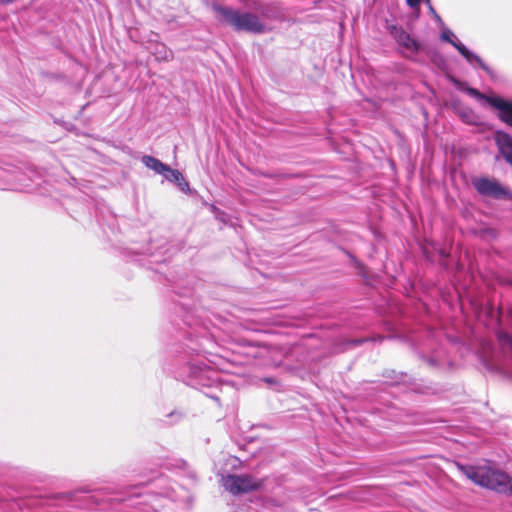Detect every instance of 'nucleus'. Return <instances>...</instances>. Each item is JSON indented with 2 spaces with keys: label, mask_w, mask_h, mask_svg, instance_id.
Segmentation results:
<instances>
[{
  "label": "nucleus",
  "mask_w": 512,
  "mask_h": 512,
  "mask_svg": "<svg viewBox=\"0 0 512 512\" xmlns=\"http://www.w3.org/2000/svg\"><path fill=\"white\" fill-rule=\"evenodd\" d=\"M188 341L190 344L178 343L171 349L170 371L177 380L203 390L206 396L219 401L220 397L215 392L222 386L219 373L200 358L201 344L191 338Z\"/></svg>",
  "instance_id": "obj_1"
},
{
  "label": "nucleus",
  "mask_w": 512,
  "mask_h": 512,
  "mask_svg": "<svg viewBox=\"0 0 512 512\" xmlns=\"http://www.w3.org/2000/svg\"><path fill=\"white\" fill-rule=\"evenodd\" d=\"M224 22L229 24L236 32L261 34L265 32V25L259 17L251 12H241L238 9L215 4L213 5Z\"/></svg>",
  "instance_id": "obj_2"
},
{
  "label": "nucleus",
  "mask_w": 512,
  "mask_h": 512,
  "mask_svg": "<svg viewBox=\"0 0 512 512\" xmlns=\"http://www.w3.org/2000/svg\"><path fill=\"white\" fill-rule=\"evenodd\" d=\"M458 468L468 478V480H512L506 472L502 471L498 465L490 460L483 459L473 465H458Z\"/></svg>",
  "instance_id": "obj_3"
},
{
  "label": "nucleus",
  "mask_w": 512,
  "mask_h": 512,
  "mask_svg": "<svg viewBox=\"0 0 512 512\" xmlns=\"http://www.w3.org/2000/svg\"><path fill=\"white\" fill-rule=\"evenodd\" d=\"M452 83L454 84L455 88L461 92L466 93L470 97L476 99L479 102H486L489 106L496 109L498 112V118L501 121L509 108L512 100L505 99L498 95L489 96L482 92H480L478 89L469 86V84L465 81H461L458 79L453 78Z\"/></svg>",
  "instance_id": "obj_4"
},
{
  "label": "nucleus",
  "mask_w": 512,
  "mask_h": 512,
  "mask_svg": "<svg viewBox=\"0 0 512 512\" xmlns=\"http://www.w3.org/2000/svg\"><path fill=\"white\" fill-rule=\"evenodd\" d=\"M452 83L454 84L455 88L461 92L466 93L470 97L476 99L479 102H486L489 106L496 109L498 112V118L501 121L509 108L512 100L505 99L498 95L489 96L482 92H480L478 89L469 86V84L465 81H461L458 79L453 78Z\"/></svg>",
  "instance_id": "obj_5"
},
{
  "label": "nucleus",
  "mask_w": 512,
  "mask_h": 512,
  "mask_svg": "<svg viewBox=\"0 0 512 512\" xmlns=\"http://www.w3.org/2000/svg\"><path fill=\"white\" fill-rule=\"evenodd\" d=\"M472 185L477 193L483 197H491L496 200H512L511 190L494 178H473Z\"/></svg>",
  "instance_id": "obj_6"
},
{
  "label": "nucleus",
  "mask_w": 512,
  "mask_h": 512,
  "mask_svg": "<svg viewBox=\"0 0 512 512\" xmlns=\"http://www.w3.org/2000/svg\"><path fill=\"white\" fill-rule=\"evenodd\" d=\"M442 28L440 38L442 41L451 44L465 58V60L473 67H479L488 75H492V69L481 59L480 56L469 50L462 42H460L453 32L445 27Z\"/></svg>",
  "instance_id": "obj_7"
},
{
  "label": "nucleus",
  "mask_w": 512,
  "mask_h": 512,
  "mask_svg": "<svg viewBox=\"0 0 512 512\" xmlns=\"http://www.w3.org/2000/svg\"><path fill=\"white\" fill-rule=\"evenodd\" d=\"M220 467L218 474L220 480H254L248 474H237L236 471L241 469L243 462L236 456L225 454L218 461Z\"/></svg>",
  "instance_id": "obj_8"
},
{
  "label": "nucleus",
  "mask_w": 512,
  "mask_h": 512,
  "mask_svg": "<svg viewBox=\"0 0 512 512\" xmlns=\"http://www.w3.org/2000/svg\"><path fill=\"white\" fill-rule=\"evenodd\" d=\"M391 35L395 39V41L403 48H405L408 52H410L411 56L409 59L415 63H422L417 54L422 49V44L413 38L411 34H409L403 27L401 26H392L390 30Z\"/></svg>",
  "instance_id": "obj_9"
},
{
  "label": "nucleus",
  "mask_w": 512,
  "mask_h": 512,
  "mask_svg": "<svg viewBox=\"0 0 512 512\" xmlns=\"http://www.w3.org/2000/svg\"><path fill=\"white\" fill-rule=\"evenodd\" d=\"M136 253L148 256L150 264H162L172 255L168 243L164 239L152 240L145 250L136 251Z\"/></svg>",
  "instance_id": "obj_10"
},
{
  "label": "nucleus",
  "mask_w": 512,
  "mask_h": 512,
  "mask_svg": "<svg viewBox=\"0 0 512 512\" xmlns=\"http://www.w3.org/2000/svg\"><path fill=\"white\" fill-rule=\"evenodd\" d=\"M382 377L385 378V383L390 386L403 385L414 391H418L416 380L404 372H397L393 369H385L382 372Z\"/></svg>",
  "instance_id": "obj_11"
},
{
  "label": "nucleus",
  "mask_w": 512,
  "mask_h": 512,
  "mask_svg": "<svg viewBox=\"0 0 512 512\" xmlns=\"http://www.w3.org/2000/svg\"><path fill=\"white\" fill-rule=\"evenodd\" d=\"M493 139L499 153L512 167V136L503 130H496Z\"/></svg>",
  "instance_id": "obj_12"
},
{
  "label": "nucleus",
  "mask_w": 512,
  "mask_h": 512,
  "mask_svg": "<svg viewBox=\"0 0 512 512\" xmlns=\"http://www.w3.org/2000/svg\"><path fill=\"white\" fill-rule=\"evenodd\" d=\"M420 358L432 369L444 370L451 367L452 362L443 349L435 350L431 355H420Z\"/></svg>",
  "instance_id": "obj_13"
},
{
  "label": "nucleus",
  "mask_w": 512,
  "mask_h": 512,
  "mask_svg": "<svg viewBox=\"0 0 512 512\" xmlns=\"http://www.w3.org/2000/svg\"><path fill=\"white\" fill-rule=\"evenodd\" d=\"M35 476L32 471L25 467L15 465L11 462L0 460V478H26Z\"/></svg>",
  "instance_id": "obj_14"
},
{
  "label": "nucleus",
  "mask_w": 512,
  "mask_h": 512,
  "mask_svg": "<svg viewBox=\"0 0 512 512\" xmlns=\"http://www.w3.org/2000/svg\"><path fill=\"white\" fill-rule=\"evenodd\" d=\"M168 469L173 470L180 477L194 480L197 478L196 471L183 459L173 460L168 464Z\"/></svg>",
  "instance_id": "obj_15"
},
{
  "label": "nucleus",
  "mask_w": 512,
  "mask_h": 512,
  "mask_svg": "<svg viewBox=\"0 0 512 512\" xmlns=\"http://www.w3.org/2000/svg\"><path fill=\"white\" fill-rule=\"evenodd\" d=\"M258 488V482H223V489L233 495L247 493Z\"/></svg>",
  "instance_id": "obj_16"
},
{
  "label": "nucleus",
  "mask_w": 512,
  "mask_h": 512,
  "mask_svg": "<svg viewBox=\"0 0 512 512\" xmlns=\"http://www.w3.org/2000/svg\"><path fill=\"white\" fill-rule=\"evenodd\" d=\"M365 341L367 340L364 338H339L334 342L332 350L334 353H342L356 346H359Z\"/></svg>",
  "instance_id": "obj_17"
},
{
  "label": "nucleus",
  "mask_w": 512,
  "mask_h": 512,
  "mask_svg": "<svg viewBox=\"0 0 512 512\" xmlns=\"http://www.w3.org/2000/svg\"><path fill=\"white\" fill-rule=\"evenodd\" d=\"M163 176L165 177L166 180L176 183L182 192L186 193L189 191V183L185 180L182 173H180L178 170L172 169L169 166L168 171H166Z\"/></svg>",
  "instance_id": "obj_18"
},
{
  "label": "nucleus",
  "mask_w": 512,
  "mask_h": 512,
  "mask_svg": "<svg viewBox=\"0 0 512 512\" xmlns=\"http://www.w3.org/2000/svg\"><path fill=\"white\" fill-rule=\"evenodd\" d=\"M141 161L147 168L153 170L157 174L164 175L165 172L168 171L169 166L153 156L144 155L142 156Z\"/></svg>",
  "instance_id": "obj_19"
},
{
  "label": "nucleus",
  "mask_w": 512,
  "mask_h": 512,
  "mask_svg": "<svg viewBox=\"0 0 512 512\" xmlns=\"http://www.w3.org/2000/svg\"><path fill=\"white\" fill-rule=\"evenodd\" d=\"M457 114L465 124L478 126L481 123L479 116L470 107L466 106L458 109Z\"/></svg>",
  "instance_id": "obj_20"
},
{
  "label": "nucleus",
  "mask_w": 512,
  "mask_h": 512,
  "mask_svg": "<svg viewBox=\"0 0 512 512\" xmlns=\"http://www.w3.org/2000/svg\"><path fill=\"white\" fill-rule=\"evenodd\" d=\"M155 58L159 61H169L173 58V53L164 43L158 42L153 47H147Z\"/></svg>",
  "instance_id": "obj_21"
},
{
  "label": "nucleus",
  "mask_w": 512,
  "mask_h": 512,
  "mask_svg": "<svg viewBox=\"0 0 512 512\" xmlns=\"http://www.w3.org/2000/svg\"><path fill=\"white\" fill-rule=\"evenodd\" d=\"M482 487L512 495V482H478Z\"/></svg>",
  "instance_id": "obj_22"
},
{
  "label": "nucleus",
  "mask_w": 512,
  "mask_h": 512,
  "mask_svg": "<svg viewBox=\"0 0 512 512\" xmlns=\"http://www.w3.org/2000/svg\"><path fill=\"white\" fill-rule=\"evenodd\" d=\"M165 423L168 425H175L182 422L187 418V412L182 408H175L165 415Z\"/></svg>",
  "instance_id": "obj_23"
},
{
  "label": "nucleus",
  "mask_w": 512,
  "mask_h": 512,
  "mask_svg": "<svg viewBox=\"0 0 512 512\" xmlns=\"http://www.w3.org/2000/svg\"><path fill=\"white\" fill-rule=\"evenodd\" d=\"M260 14L267 19H276L278 16V7L275 4H266L259 7Z\"/></svg>",
  "instance_id": "obj_24"
},
{
  "label": "nucleus",
  "mask_w": 512,
  "mask_h": 512,
  "mask_svg": "<svg viewBox=\"0 0 512 512\" xmlns=\"http://www.w3.org/2000/svg\"><path fill=\"white\" fill-rule=\"evenodd\" d=\"M396 466H386L373 474L374 477H397Z\"/></svg>",
  "instance_id": "obj_25"
},
{
  "label": "nucleus",
  "mask_w": 512,
  "mask_h": 512,
  "mask_svg": "<svg viewBox=\"0 0 512 512\" xmlns=\"http://www.w3.org/2000/svg\"><path fill=\"white\" fill-rule=\"evenodd\" d=\"M481 363L488 371H496L498 369L497 363L490 357L481 355L480 356Z\"/></svg>",
  "instance_id": "obj_26"
},
{
  "label": "nucleus",
  "mask_w": 512,
  "mask_h": 512,
  "mask_svg": "<svg viewBox=\"0 0 512 512\" xmlns=\"http://www.w3.org/2000/svg\"><path fill=\"white\" fill-rule=\"evenodd\" d=\"M429 13L432 15L433 19L438 23V25L440 27L444 26V22H443L442 18L436 12V10L434 9V7L432 5H430V7H429Z\"/></svg>",
  "instance_id": "obj_27"
},
{
  "label": "nucleus",
  "mask_w": 512,
  "mask_h": 512,
  "mask_svg": "<svg viewBox=\"0 0 512 512\" xmlns=\"http://www.w3.org/2000/svg\"><path fill=\"white\" fill-rule=\"evenodd\" d=\"M159 38H160L159 34L150 31L148 34V40H147V42L149 43L148 47H153L156 43H158Z\"/></svg>",
  "instance_id": "obj_28"
},
{
  "label": "nucleus",
  "mask_w": 512,
  "mask_h": 512,
  "mask_svg": "<svg viewBox=\"0 0 512 512\" xmlns=\"http://www.w3.org/2000/svg\"><path fill=\"white\" fill-rule=\"evenodd\" d=\"M406 3L410 8L415 9L419 14L421 0H406Z\"/></svg>",
  "instance_id": "obj_29"
},
{
  "label": "nucleus",
  "mask_w": 512,
  "mask_h": 512,
  "mask_svg": "<svg viewBox=\"0 0 512 512\" xmlns=\"http://www.w3.org/2000/svg\"><path fill=\"white\" fill-rule=\"evenodd\" d=\"M352 263L354 264V266L359 269V270H362L363 269V264L355 257L353 256L352 254L348 253Z\"/></svg>",
  "instance_id": "obj_30"
},
{
  "label": "nucleus",
  "mask_w": 512,
  "mask_h": 512,
  "mask_svg": "<svg viewBox=\"0 0 512 512\" xmlns=\"http://www.w3.org/2000/svg\"><path fill=\"white\" fill-rule=\"evenodd\" d=\"M439 255L441 258H448L449 253L445 249H439Z\"/></svg>",
  "instance_id": "obj_31"
},
{
  "label": "nucleus",
  "mask_w": 512,
  "mask_h": 512,
  "mask_svg": "<svg viewBox=\"0 0 512 512\" xmlns=\"http://www.w3.org/2000/svg\"><path fill=\"white\" fill-rule=\"evenodd\" d=\"M15 0H0V4L1 5H5V4H10L12 2H14Z\"/></svg>",
  "instance_id": "obj_32"
},
{
  "label": "nucleus",
  "mask_w": 512,
  "mask_h": 512,
  "mask_svg": "<svg viewBox=\"0 0 512 512\" xmlns=\"http://www.w3.org/2000/svg\"><path fill=\"white\" fill-rule=\"evenodd\" d=\"M425 2H426V4H427L428 8L430 7V5H432V4H431V2H430V0H425Z\"/></svg>",
  "instance_id": "obj_33"
},
{
  "label": "nucleus",
  "mask_w": 512,
  "mask_h": 512,
  "mask_svg": "<svg viewBox=\"0 0 512 512\" xmlns=\"http://www.w3.org/2000/svg\"><path fill=\"white\" fill-rule=\"evenodd\" d=\"M425 2H426V4H427L428 8L430 7V5H432V4H431V2H430V0H425Z\"/></svg>",
  "instance_id": "obj_34"
},
{
  "label": "nucleus",
  "mask_w": 512,
  "mask_h": 512,
  "mask_svg": "<svg viewBox=\"0 0 512 512\" xmlns=\"http://www.w3.org/2000/svg\"><path fill=\"white\" fill-rule=\"evenodd\" d=\"M294 349H295V351H298V350L301 349V347L300 346H296Z\"/></svg>",
  "instance_id": "obj_35"
}]
</instances>
